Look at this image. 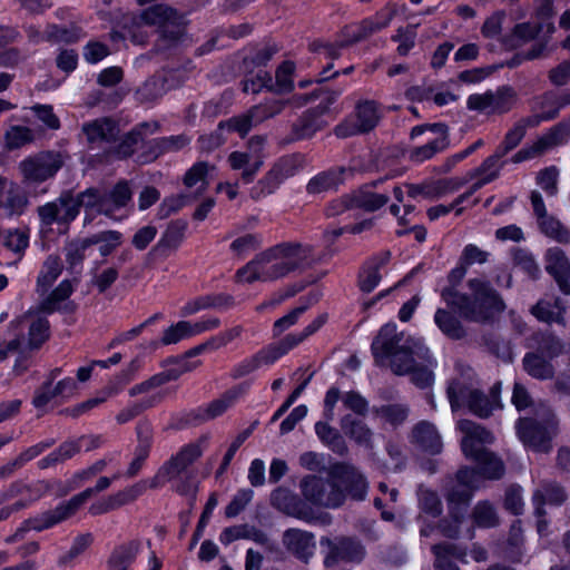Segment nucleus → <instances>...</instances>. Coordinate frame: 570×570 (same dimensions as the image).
Here are the masks:
<instances>
[{
  "mask_svg": "<svg viewBox=\"0 0 570 570\" xmlns=\"http://www.w3.org/2000/svg\"><path fill=\"white\" fill-rule=\"evenodd\" d=\"M315 261L312 248L299 243L287 244V274L302 272Z\"/></svg>",
  "mask_w": 570,
  "mask_h": 570,
  "instance_id": "nucleus-38",
  "label": "nucleus"
},
{
  "mask_svg": "<svg viewBox=\"0 0 570 570\" xmlns=\"http://www.w3.org/2000/svg\"><path fill=\"white\" fill-rule=\"evenodd\" d=\"M142 490L144 487L136 484L112 495H108L107 498L92 503L89 507V513L91 515H100L117 510L120 507L135 501L142 493Z\"/></svg>",
  "mask_w": 570,
  "mask_h": 570,
  "instance_id": "nucleus-30",
  "label": "nucleus"
},
{
  "mask_svg": "<svg viewBox=\"0 0 570 570\" xmlns=\"http://www.w3.org/2000/svg\"><path fill=\"white\" fill-rule=\"evenodd\" d=\"M436 570H459L450 558L461 559L463 553L458 552L452 546H433Z\"/></svg>",
  "mask_w": 570,
  "mask_h": 570,
  "instance_id": "nucleus-63",
  "label": "nucleus"
},
{
  "mask_svg": "<svg viewBox=\"0 0 570 570\" xmlns=\"http://www.w3.org/2000/svg\"><path fill=\"white\" fill-rule=\"evenodd\" d=\"M426 131L430 132V136L428 137L425 144L412 149L410 154V157L413 161H425L448 147V135L443 125L416 126L412 129L411 137L415 138Z\"/></svg>",
  "mask_w": 570,
  "mask_h": 570,
  "instance_id": "nucleus-18",
  "label": "nucleus"
},
{
  "mask_svg": "<svg viewBox=\"0 0 570 570\" xmlns=\"http://www.w3.org/2000/svg\"><path fill=\"white\" fill-rule=\"evenodd\" d=\"M342 429L360 445H370L372 433L362 422L354 421L347 415L342 420Z\"/></svg>",
  "mask_w": 570,
  "mask_h": 570,
  "instance_id": "nucleus-57",
  "label": "nucleus"
},
{
  "mask_svg": "<svg viewBox=\"0 0 570 570\" xmlns=\"http://www.w3.org/2000/svg\"><path fill=\"white\" fill-rule=\"evenodd\" d=\"M73 292L70 281H62L39 305V311L51 314L59 308V304L66 301Z\"/></svg>",
  "mask_w": 570,
  "mask_h": 570,
  "instance_id": "nucleus-47",
  "label": "nucleus"
},
{
  "mask_svg": "<svg viewBox=\"0 0 570 570\" xmlns=\"http://www.w3.org/2000/svg\"><path fill=\"white\" fill-rule=\"evenodd\" d=\"M228 163L234 170L242 169L240 177L245 184L253 181L254 177L263 165V161L258 156L243 151H233L228 156Z\"/></svg>",
  "mask_w": 570,
  "mask_h": 570,
  "instance_id": "nucleus-36",
  "label": "nucleus"
},
{
  "mask_svg": "<svg viewBox=\"0 0 570 570\" xmlns=\"http://www.w3.org/2000/svg\"><path fill=\"white\" fill-rule=\"evenodd\" d=\"M562 312L563 306L559 299L553 303L548 299H542L532 308V314L538 320L547 323H560L562 321Z\"/></svg>",
  "mask_w": 570,
  "mask_h": 570,
  "instance_id": "nucleus-51",
  "label": "nucleus"
},
{
  "mask_svg": "<svg viewBox=\"0 0 570 570\" xmlns=\"http://www.w3.org/2000/svg\"><path fill=\"white\" fill-rule=\"evenodd\" d=\"M79 452V441H66L61 443L59 448L52 451L50 454L39 460L37 464L39 469L45 470L71 459Z\"/></svg>",
  "mask_w": 570,
  "mask_h": 570,
  "instance_id": "nucleus-44",
  "label": "nucleus"
},
{
  "mask_svg": "<svg viewBox=\"0 0 570 570\" xmlns=\"http://www.w3.org/2000/svg\"><path fill=\"white\" fill-rule=\"evenodd\" d=\"M364 557L362 546L351 539H341L331 548L325 558L326 567H332L338 561L358 562Z\"/></svg>",
  "mask_w": 570,
  "mask_h": 570,
  "instance_id": "nucleus-33",
  "label": "nucleus"
},
{
  "mask_svg": "<svg viewBox=\"0 0 570 570\" xmlns=\"http://www.w3.org/2000/svg\"><path fill=\"white\" fill-rule=\"evenodd\" d=\"M33 140V130L24 126H12L6 132L7 148L10 150L21 148Z\"/></svg>",
  "mask_w": 570,
  "mask_h": 570,
  "instance_id": "nucleus-60",
  "label": "nucleus"
},
{
  "mask_svg": "<svg viewBox=\"0 0 570 570\" xmlns=\"http://www.w3.org/2000/svg\"><path fill=\"white\" fill-rule=\"evenodd\" d=\"M546 261L547 272L554 277L564 294H570V262L562 250L557 247L548 249Z\"/></svg>",
  "mask_w": 570,
  "mask_h": 570,
  "instance_id": "nucleus-31",
  "label": "nucleus"
},
{
  "mask_svg": "<svg viewBox=\"0 0 570 570\" xmlns=\"http://www.w3.org/2000/svg\"><path fill=\"white\" fill-rule=\"evenodd\" d=\"M481 473L473 469H462L456 475V489L449 495L450 511L455 523V528L451 525H442V533L445 537H454L458 533L456 525L459 524V513L465 508L470 500L473 490L479 488Z\"/></svg>",
  "mask_w": 570,
  "mask_h": 570,
  "instance_id": "nucleus-13",
  "label": "nucleus"
},
{
  "mask_svg": "<svg viewBox=\"0 0 570 570\" xmlns=\"http://www.w3.org/2000/svg\"><path fill=\"white\" fill-rule=\"evenodd\" d=\"M81 205L78 194L65 189L58 198L37 207L41 228H51L53 224L68 226L79 215Z\"/></svg>",
  "mask_w": 570,
  "mask_h": 570,
  "instance_id": "nucleus-11",
  "label": "nucleus"
},
{
  "mask_svg": "<svg viewBox=\"0 0 570 570\" xmlns=\"http://www.w3.org/2000/svg\"><path fill=\"white\" fill-rule=\"evenodd\" d=\"M188 224L184 219H175L168 223L158 243L153 247L151 254L167 257L169 252L176 250L185 239Z\"/></svg>",
  "mask_w": 570,
  "mask_h": 570,
  "instance_id": "nucleus-28",
  "label": "nucleus"
},
{
  "mask_svg": "<svg viewBox=\"0 0 570 570\" xmlns=\"http://www.w3.org/2000/svg\"><path fill=\"white\" fill-rule=\"evenodd\" d=\"M413 439L424 451L431 453H439L441 451V438L434 425L428 422H422L415 426Z\"/></svg>",
  "mask_w": 570,
  "mask_h": 570,
  "instance_id": "nucleus-40",
  "label": "nucleus"
},
{
  "mask_svg": "<svg viewBox=\"0 0 570 570\" xmlns=\"http://www.w3.org/2000/svg\"><path fill=\"white\" fill-rule=\"evenodd\" d=\"M469 291V295H459L453 289H445L442 297L449 305L454 306L461 316L471 321L483 322L503 311L502 299L484 279H470Z\"/></svg>",
  "mask_w": 570,
  "mask_h": 570,
  "instance_id": "nucleus-3",
  "label": "nucleus"
},
{
  "mask_svg": "<svg viewBox=\"0 0 570 570\" xmlns=\"http://www.w3.org/2000/svg\"><path fill=\"white\" fill-rule=\"evenodd\" d=\"M203 451L197 443H190L180 449V451L165 462L150 482V488L155 489L169 481L185 471L195 462Z\"/></svg>",
  "mask_w": 570,
  "mask_h": 570,
  "instance_id": "nucleus-17",
  "label": "nucleus"
},
{
  "mask_svg": "<svg viewBox=\"0 0 570 570\" xmlns=\"http://www.w3.org/2000/svg\"><path fill=\"white\" fill-rule=\"evenodd\" d=\"M570 136V118L560 122L547 134L539 137L533 144L528 145L515 153L511 160L519 164L525 160L533 159L543 153L563 145Z\"/></svg>",
  "mask_w": 570,
  "mask_h": 570,
  "instance_id": "nucleus-16",
  "label": "nucleus"
},
{
  "mask_svg": "<svg viewBox=\"0 0 570 570\" xmlns=\"http://www.w3.org/2000/svg\"><path fill=\"white\" fill-rule=\"evenodd\" d=\"M49 490L50 484L48 481H38L35 484H29L22 480H17L10 483V485L0 494V504L14 498L22 497L17 502H26L27 508L39 500L43 493Z\"/></svg>",
  "mask_w": 570,
  "mask_h": 570,
  "instance_id": "nucleus-24",
  "label": "nucleus"
},
{
  "mask_svg": "<svg viewBox=\"0 0 570 570\" xmlns=\"http://www.w3.org/2000/svg\"><path fill=\"white\" fill-rule=\"evenodd\" d=\"M380 119V111L375 102L365 101L356 107L355 114L343 125L336 128L337 136L346 137L373 129Z\"/></svg>",
  "mask_w": 570,
  "mask_h": 570,
  "instance_id": "nucleus-21",
  "label": "nucleus"
},
{
  "mask_svg": "<svg viewBox=\"0 0 570 570\" xmlns=\"http://www.w3.org/2000/svg\"><path fill=\"white\" fill-rule=\"evenodd\" d=\"M49 513H50V510H47L33 518H29V519L24 520L23 523L21 524V527L18 528L12 535H9L6 539V542L13 543L16 541L21 540L29 530H35L37 532H41L43 530L55 527L56 524L47 525L46 515Z\"/></svg>",
  "mask_w": 570,
  "mask_h": 570,
  "instance_id": "nucleus-53",
  "label": "nucleus"
},
{
  "mask_svg": "<svg viewBox=\"0 0 570 570\" xmlns=\"http://www.w3.org/2000/svg\"><path fill=\"white\" fill-rule=\"evenodd\" d=\"M67 156L59 150H42L30 155L18 164L21 184L37 186L53 178L63 167Z\"/></svg>",
  "mask_w": 570,
  "mask_h": 570,
  "instance_id": "nucleus-10",
  "label": "nucleus"
},
{
  "mask_svg": "<svg viewBox=\"0 0 570 570\" xmlns=\"http://www.w3.org/2000/svg\"><path fill=\"white\" fill-rule=\"evenodd\" d=\"M135 432L136 445L134 450V458L125 473L129 479L135 478L141 471L146 460L150 455L155 440L154 426L148 420L139 421L136 425Z\"/></svg>",
  "mask_w": 570,
  "mask_h": 570,
  "instance_id": "nucleus-19",
  "label": "nucleus"
},
{
  "mask_svg": "<svg viewBox=\"0 0 570 570\" xmlns=\"http://www.w3.org/2000/svg\"><path fill=\"white\" fill-rule=\"evenodd\" d=\"M29 245V230L16 228L7 232L3 246L14 254L22 256Z\"/></svg>",
  "mask_w": 570,
  "mask_h": 570,
  "instance_id": "nucleus-59",
  "label": "nucleus"
},
{
  "mask_svg": "<svg viewBox=\"0 0 570 570\" xmlns=\"http://www.w3.org/2000/svg\"><path fill=\"white\" fill-rule=\"evenodd\" d=\"M456 430L460 433V443L464 455L479 463L487 478H500L503 474L502 462L485 450V445L493 442V435L470 420H459Z\"/></svg>",
  "mask_w": 570,
  "mask_h": 570,
  "instance_id": "nucleus-4",
  "label": "nucleus"
},
{
  "mask_svg": "<svg viewBox=\"0 0 570 570\" xmlns=\"http://www.w3.org/2000/svg\"><path fill=\"white\" fill-rule=\"evenodd\" d=\"M81 29L75 26L59 27L57 24H48L43 31V38L50 42L72 43L79 40Z\"/></svg>",
  "mask_w": 570,
  "mask_h": 570,
  "instance_id": "nucleus-52",
  "label": "nucleus"
},
{
  "mask_svg": "<svg viewBox=\"0 0 570 570\" xmlns=\"http://www.w3.org/2000/svg\"><path fill=\"white\" fill-rule=\"evenodd\" d=\"M124 98V92L119 89H114L111 91L98 89L94 90L88 96L87 105L90 107L104 105L107 107H116Z\"/></svg>",
  "mask_w": 570,
  "mask_h": 570,
  "instance_id": "nucleus-64",
  "label": "nucleus"
},
{
  "mask_svg": "<svg viewBox=\"0 0 570 570\" xmlns=\"http://www.w3.org/2000/svg\"><path fill=\"white\" fill-rule=\"evenodd\" d=\"M396 12V7L394 4H387L381 11H379L375 17L365 19L360 27H357V31H353V37L348 41L354 42L358 41L374 32L382 30L387 27L394 14ZM347 45V42L343 43H331V42H318L314 43L315 52L325 59H335L341 55V49Z\"/></svg>",
  "mask_w": 570,
  "mask_h": 570,
  "instance_id": "nucleus-12",
  "label": "nucleus"
},
{
  "mask_svg": "<svg viewBox=\"0 0 570 570\" xmlns=\"http://www.w3.org/2000/svg\"><path fill=\"white\" fill-rule=\"evenodd\" d=\"M163 401V395L160 393L150 395L144 400L132 403L131 405L122 409L116 416V420L119 424H124L135 419L144 411L151 409L159 404Z\"/></svg>",
  "mask_w": 570,
  "mask_h": 570,
  "instance_id": "nucleus-48",
  "label": "nucleus"
},
{
  "mask_svg": "<svg viewBox=\"0 0 570 570\" xmlns=\"http://www.w3.org/2000/svg\"><path fill=\"white\" fill-rule=\"evenodd\" d=\"M30 202L28 194L16 183H10L9 188L0 199V208L10 216H21Z\"/></svg>",
  "mask_w": 570,
  "mask_h": 570,
  "instance_id": "nucleus-37",
  "label": "nucleus"
},
{
  "mask_svg": "<svg viewBox=\"0 0 570 570\" xmlns=\"http://www.w3.org/2000/svg\"><path fill=\"white\" fill-rule=\"evenodd\" d=\"M97 491L95 488H87L82 492L73 495L68 501H65L57 505L55 509L50 510V513L46 515L47 525L48 524H59L69 518H71L79 508L94 494H96Z\"/></svg>",
  "mask_w": 570,
  "mask_h": 570,
  "instance_id": "nucleus-32",
  "label": "nucleus"
},
{
  "mask_svg": "<svg viewBox=\"0 0 570 570\" xmlns=\"http://www.w3.org/2000/svg\"><path fill=\"white\" fill-rule=\"evenodd\" d=\"M138 552V543L129 542L116 548L109 560V570H128L130 564L135 561Z\"/></svg>",
  "mask_w": 570,
  "mask_h": 570,
  "instance_id": "nucleus-46",
  "label": "nucleus"
},
{
  "mask_svg": "<svg viewBox=\"0 0 570 570\" xmlns=\"http://www.w3.org/2000/svg\"><path fill=\"white\" fill-rule=\"evenodd\" d=\"M410 188H414V185H403V186H395L393 189V195L395 200L399 203H402L404 205V215L399 216L400 214V207L395 204L391 206V213L397 217L400 224H406L410 222L407 217L413 213L414 206L406 203V198H413L415 199L414 195L410 193Z\"/></svg>",
  "mask_w": 570,
  "mask_h": 570,
  "instance_id": "nucleus-54",
  "label": "nucleus"
},
{
  "mask_svg": "<svg viewBox=\"0 0 570 570\" xmlns=\"http://www.w3.org/2000/svg\"><path fill=\"white\" fill-rule=\"evenodd\" d=\"M344 484L350 489L354 499L363 500L367 491V483L357 471L347 465H335L331 472V480L323 481L317 476L305 478L302 489L305 498L313 503L327 508H337L344 500V492L340 488Z\"/></svg>",
  "mask_w": 570,
  "mask_h": 570,
  "instance_id": "nucleus-2",
  "label": "nucleus"
},
{
  "mask_svg": "<svg viewBox=\"0 0 570 570\" xmlns=\"http://www.w3.org/2000/svg\"><path fill=\"white\" fill-rule=\"evenodd\" d=\"M409 95L412 98H417L424 101H432L439 107L446 106L455 101L459 97L458 94L445 86L429 89L413 88L410 90Z\"/></svg>",
  "mask_w": 570,
  "mask_h": 570,
  "instance_id": "nucleus-41",
  "label": "nucleus"
},
{
  "mask_svg": "<svg viewBox=\"0 0 570 570\" xmlns=\"http://www.w3.org/2000/svg\"><path fill=\"white\" fill-rule=\"evenodd\" d=\"M142 17V12L140 14H126L122 18V29L124 33H119L121 40L130 39L135 45H144L148 39V33L145 30L146 26H151L147 22V19L138 20V18Z\"/></svg>",
  "mask_w": 570,
  "mask_h": 570,
  "instance_id": "nucleus-39",
  "label": "nucleus"
},
{
  "mask_svg": "<svg viewBox=\"0 0 570 570\" xmlns=\"http://www.w3.org/2000/svg\"><path fill=\"white\" fill-rule=\"evenodd\" d=\"M90 247L89 237L69 242L65 246L66 262L70 267H75L82 263L86 250Z\"/></svg>",
  "mask_w": 570,
  "mask_h": 570,
  "instance_id": "nucleus-62",
  "label": "nucleus"
},
{
  "mask_svg": "<svg viewBox=\"0 0 570 570\" xmlns=\"http://www.w3.org/2000/svg\"><path fill=\"white\" fill-rule=\"evenodd\" d=\"M82 132L91 148H105L116 142L120 128L116 120L102 117L85 122Z\"/></svg>",
  "mask_w": 570,
  "mask_h": 570,
  "instance_id": "nucleus-22",
  "label": "nucleus"
},
{
  "mask_svg": "<svg viewBox=\"0 0 570 570\" xmlns=\"http://www.w3.org/2000/svg\"><path fill=\"white\" fill-rule=\"evenodd\" d=\"M561 344L558 340L549 337L539 353H529L524 356L523 364L529 375L535 379L546 380L553 375V367L549 360L558 355Z\"/></svg>",
  "mask_w": 570,
  "mask_h": 570,
  "instance_id": "nucleus-20",
  "label": "nucleus"
},
{
  "mask_svg": "<svg viewBox=\"0 0 570 570\" xmlns=\"http://www.w3.org/2000/svg\"><path fill=\"white\" fill-rule=\"evenodd\" d=\"M147 19V22L159 27V39L156 47L158 50H167L176 46L186 35V19L177 10L165 6L156 4L142 11L138 20Z\"/></svg>",
  "mask_w": 570,
  "mask_h": 570,
  "instance_id": "nucleus-8",
  "label": "nucleus"
},
{
  "mask_svg": "<svg viewBox=\"0 0 570 570\" xmlns=\"http://www.w3.org/2000/svg\"><path fill=\"white\" fill-rule=\"evenodd\" d=\"M387 198L384 195L375 193H364L354 199L343 198L334 202L327 209L328 215H338L344 212L345 208L352 206L364 207L367 210H375L385 205Z\"/></svg>",
  "mask_w": 570,
  "mask_h": 570,
  "instance_id": "nucleus-34",
  "label": "nucleus"
},
{
  "mask_svg": "<svg viewBox=\"0 0 570 570\" xmlns=\"http://www.w3.org/2000/svg\"><path fill=\"white\" fill-rule=\"evenodd\" d=\"M488 253L480 249L478 246L473 244H469L464 247L461 258H460V267L452 272L453 276H458L461 278L465 274V266H470L473 264H482L487 261Z\"/></svg>",
  "mask_w": 570,
  "mask_h": 570,
  "instance_id": "nucleus-56",
  "label": "nucleus"
},
{
  "mask_svg": "<svg viewBox=\"0 0 570 570\" xmlns=\"http://www.w3.org/2000/svg\"><path fill=\"white\" fill-rule=\"evenodd\" d=\"M282 109L283 104L279 101L274 105L265 104L253 106L245 114L220 121L219 130L227 129L228 131L237 132L244 138L253 127L281 112Z\"/></svg>",
  "mask_w": 570,
  "mask_h": 570,
  "instance_id": "nucleus-15",
  "label": "nucleus"
},
{
  "mask_svg": "<svg viewBox=\"0 0 570 570\" xmlns=\"http://www.w3.org/2000/svg\"><path fill=\"white\" fill-rule=\"evenodd\" d=\"M52 384L53 382H43L36 390L32 399L35 407H43L56 397H70L77 390V383L71 377L59 381L55 386Z\"/></svg>",
  "mask_w": 570,
  "mask_h": 570,
  "instance_id": "nucleus-27",
  "label": "nucleus"
},
{
  "mask_svg": "<svg viewBox=\"0 0 570 570\" xmlns=\"http://www.w3.org/2000/svg\"><path fill=\"white\" fill-rule=\"evenodd\" d=\"M248 387V383H242L229 389L219 399L210 402L206 409H198L187 413L177 423L171 424L170 428L179 430L187 425H196L222 415L240 395L246 393Z\"/></svg>",
  "mask_w": 570,
  "mask_h": 570,
  "instance_id": "nucleus-14",
  "label": "nucleus"
},
{
  "mask_svg": "<svg viewBox=\"0 0 570 570\" xmlns=\"http://www.w3.org/2000/svg\"><path fill=\"white\" fill-rule=\"evenodd\" d=\"M376 362L389 365L395 374H410L419 386L430 385L433 381L434 360L420 337L403 340L396 333V325L389 323L379 332L372 343Z\"/></svg>",
  "mask_w": 570,
  "mask_h": 570,
  "instance_id": "nucleus-1",
  "label": "nucleus"
},
{
  "mask_svg": "<svg viewBox=\"0 0 570 570\" xmlns=\"http://www.w3.org/2000/svg\"><path fill=\"white\" fill-rule=\"evenodd\" d=\"M503 164L504 161L502 160V157L498 155V153H494L492 156L487 158L481 165V167L478 169L479 179L473 184L472 189L470 191L471 195L485 184H489L492 180H494L499 176L500 170L503 167Z\"/></svg>",
  "mask_w": 570,
  "mask_h": 570,
  "instance_id": "nucleus-45",
  "label": "nucleus"
},
{
  "mask_svg": "<svg viewBox=\"0 0 570 570\" xmlns=\"http://www.w3.org/2000/svg\"><path fill=\"white\" fill-rule=\"evenodd\" d=\"M234 305V297L228 294H213L205 295L195 298L186 303V305L181 308V314L187 316L195 314L202 309L207 308H216L223 309L228 308Z\"/></svg>",
  "mask_w": 570,
  "mask_h": 570,
  "instance_id": "nucleus-35",
  "label": "nucleus"
},
{
  "mask_svg": "<svg viewBox=\"0 0 570 570\" xmlns=\"http://www.w3.org/2000/svg\"><path fill=\"white\" fill-rule=\"evenodd\" d=\"M209 169H214V166H209L206 161H198L187 170L184 177V184L186 187L191 188L198 186V191L203 193L208 186L207 176Z\"/></svg>",
  "mask_w": 570,
  "mask_h": 570,
  "instance_id": "nucleus-50",
  "label": "nucleus"
},
{
  "mask_svg": "<svg viewBox=\"0 0 570 570\" xmlns=\"http://www.w3.org/2000/svg\"><path fill=\"white\" fill-rule=\"evenodd\" d=\"M61 272L62 264L60 258L56 255L48 256L43 262L42 268L37 279V292L40 293V295L46 294L49 287L59 277Z\"/></svg>",
  "mask_w": 570,
  "mask_h": 570,
  "instance_id": "nucleus-42",
  "label": "nucleus"
},
{
  "mask_svg": "<svg viewBox=\"0 0 570 570\" xmlns=\"http://www.w3.org/2000/svg\"><path fill=\"white\" fill-rule=\"evenodd\" d=\"M531 203L542 233L558 242H568V230L563 228L559 220L548 216L544 203L539 193L533 191L531 194Z\"/></svg>",
  "mask_w": 570,
  "mask_h": 570,
  "instance_id": "nucleus-26",
  "label": "nucleus"
},
{
  "mask_svg": "<svg viewBox=\"0 0 570 570\" xmlns=\"http://www.w3.org/2000/svg\"><path fill=\"white\" fill-rule=\"evenodd\" d=\"M448 397L452 411L456 413L461 409H468L473 414L485 417L499 407V389L495 386L490 395H483L474 386L470 372L461 373L450 381L448 385Z\"/></svg>",
  "mask_w": 570,
  "mask_h": 570,
  "instance_id": "nucleus-6",
  "label": "nucleus"
},
{
  "mask_svg": "<svg viewBox=\"0 0 570 570\" xmlns=\"http://www.w3.org/2000/svg\"><path fill=\"white\" fill-rule=\"evenodd\" d=\"M315 542L306 532L287 529V550L293 551L298 558L307 559L313 554Z\"/></svg>",
  "mask_w": 570,
  "mask_h": 570,
  "instance_id": "nucleus-43",
  "label": "nucleus"
},
{
  "mask_svg": "<svg viewBox=\"0 0 570 570\" xmlns=\"http://www.w3.org/2000/svg\"><path fill=\"white\" fill-rule=\"evenodd\" d=\"M315 432L318 439L328 445L333 451L343 453L345 450L344 441L338 432L331 428L327 423L317 422L315 424Z\"/></svg>",
  "mask_w": 570,
  "mask_h": 570,
  "instance_id": "nucleus-58",
  "label": "nucleus"
},
{
  "mask_svg": "<svg viewBox=\"0 0 570 570\" xmlns=\"http://www.w3.org/2000/svg\"><path fill=\"white\" fill-rule=\"evenodd\" d=\"M517 435L527 450L548 452L557 433V421L552 411L540 405L533 417H522L515 424Z\"/></svg>",
  "mask_w": 570,
  "mask_h": 570,
  "instance_id": "nucleus-7",
  "label": "nucleus"
},
{
  "mask_svg": "<svg viewBox=\"0 0 570 570\" xmlns=\"http://www.w3.org/2000/svg\"><path fill=\"white\" fill-rule=\"evenodd\" d=\"M567 498L563 489L557 485H549L544 489V492L537 491L533 495L535 507V512L538 515H541V504L550 503V504H561Z\"/></svg>",
  "mask_w": 570,
  "mask_h": 570,
  "instance_id": "nucleus-61",
  "label": "nucleus"
},
{
  "mask_svg": "<svg viewBox=\"0 0 570 570\" xmlns=\"http://www.w3.org/2000/svg\"><path fill=\"white\" fill-rule=\"evenodd\" d=\"M337 95L333 92H325L321 98L317 108L320 109L318 115L315 112L308 111L306 116L299 121V124L294 125L293 129V138L302 139L305 137H309L317 129H320L325 121L321 119L320 115H323L330 110V106L336 100Z\"/></svg>",
  "mask_w": 570,
  "mask_h": 570,
  "instance_id": "nucleus-25",
  "label": "nucleus"
},
{
  "mask_svg": "<svg viewBox=\"0 0 570 570\" xmlns=\"http://www.w3.org/2000/svg\"><path fill=\"white\" fill-rule=\"evenodd\" d=\"M532 122L531 119L522 120L515 124L505 135L501 145L497 148L495 153L502 158L512 149H514L523 139L525 135L527 125Z\"/></svg>",
  "mask_w": 570,
  "mask_h": 570,
  "instance_id": "nucleus-55",
  "label": "nucleus"
},
{
  "mask_svg": "<svg viewBox=\"0 0 570 570\" xmlns=\"http://www.w3.org/2000/svg\"><path fill=\"white\" fill-rule=\"evenodd\" d=\"M90 247L99 245L101 256H109L122 242V234L118 230H105L89 236Z\"/></svg>",
  "mask_w": 570,
  "mask_h": 570,
  "instance_id": "nucleus-49",
  "label": "nucleus"
},
{
  "mask_svg": "<svg viewBox=\"0 0 570 570\" xmlns=\"http://www.w3.org/2000/svg\"><path fill=\"white\" fill-rule=\"evenodd\" d=\"M159 129L157 122H142L134 127L127 132L117 145H112L108 150L107 155L116 157L118 159H126L134 155L137 146L144 142L146 131L149 130L151 134Z\"/></svg>",
  "mask_w": 570,
  "mask_h": 570,
  "instance_id": "nucleus-23",
  "label": "nucleus"
},
{
  "mask_svg": "<svg viewBox=\"0 0 570 570\" xmlns=\"http://www.w3.org/2000/svg\"><path fill=\"white\" fill-rule=\"evenodd\" d=\"M78 196L81 208L87 213L85 218L87 224L92 220V214L105 215L114 220L126 217V213L120 215L118 213L125 210L131 202L132 191L127 180H120L110 190L90 187L78 193Z\"/></svg>",
  "mask_w": 570,
  "mask_h": 570,
  "instance_id": "nucleus-5",
  "label": "nucleus"
},
{
  "mask_svg": "<svg viewBox=\"0 0 570 570\" xmlns=\"http://www.w3.org/2000/svg\"><path fill=\"white\" fill-rule=\"evenodd\" d=\"M285 274V245L277 244L258 255L236 273L238 282H268Z\"/></svg>",
  "mask_w": 570,
  "mask_h": 570,
  "instance_id": "nucleus-9",
  "label": "nucleus"
},
{
  "mask_svg": "<svg viewBox=\"0 0 570 570\" xmlns=\"http://www.w3.org/2000/svg\"><path fill=\"white\" fill-rule=\"evenodd\" d=\"M263 88L271 91L283 92L285 88V61L279 63L275 73V83L271 75L266 71L259 70L254 77H246L243 80V91L258 94Z\"/></svg>",
  "mask_w": 570,
  "mask_h": 570,
  "instance_id": "nucleus-29",
  "label": "nucleus"
}]
</instances>
